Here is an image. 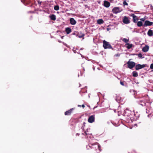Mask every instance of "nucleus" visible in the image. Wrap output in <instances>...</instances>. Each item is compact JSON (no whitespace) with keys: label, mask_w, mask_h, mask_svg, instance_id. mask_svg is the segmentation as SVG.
I'll return each mask as SVG.
<instances>
[{"label":"nucleus","mask_w":153,"mask_h":153,"mask_svg":"<svg viewBox=\"0 0 153 153\" xmlns=\"http://www.w3.org/2000/svg\"><path fill=\"white\" fill-rule=\"evenodd\" d=\"M88 146L91 149H95L94 153H100L99 152L102 150L101 146L98 143H90Z\"/></svg>","instance_id":"nucleus-1"},{"label":"nucleus","mask_w":153,"mask_h":153,"mask_svg":"<svg viewBox=\"0 0 153 153\" xmlns=\"http://www.w3.org/2000/svg\"><path fill=\"white\" fill-rule=\"evenodd\" d=\"M148 98L147 97H144L140 99L139 101L140 104L143 106H146V103L148 102L147 101Z\"/></svg>","instance_id":"nucleus-2"},{"label":"nucleus","mask_w":153,"mask_h":153,"mask_svg":"<svg viewBox=\"0 0 153 153\" xmlns=\"http://www.w3.org/2000/svg\"><path fill=\"white\" fill-rule=\"evenodd\" d=\"M103 46L104 49H111L112 47L109 43L105 40H103Z\"/></svg>","instance_id":"nucleus-3"},{"label":"nucleus","mask_w":153,"mask_h":153,"mask_svg":"<svg viewBox=\"0 0 153 153\" xmlns=\"http://www.w3.org/2000/svg\"><path fill=\"white\" fill-rule=\"evenodd\" d=\"M123 11L122 9L118 7H114L112 10V12L114 14H117L120 13Z\"/></svg>","instance_id":"nucleus-4"},{"label":"nucleus","mask_w":153,"mask_h":153,"mask_svg":"<svg viewBox=\"0 0 153 153\" xmlns=\"http://www.w3.org/2000/svg\"><path fill=\"white\" fill-rule=\"evenodd\" d=\"M128 67L130 69H132L135 65V63L133 62L129 61L127 62Z\"/></svg>","instance_id":"nucleus-5"},{"label":"nucleus","mask_w":153,"mask_h":153,"mask_svg":"<svg viewBox=\"0 0 153 153\" xmlns=\"http://www.w3.org/2000/svg\"><path fill=\"white\" fill-rule=\"evenodd\" d=\"M95 119V115H93L90 116L88 119V122L91 123H92L94 122Z\"/></svg>","instance_id":"nucleus-6"},{"label":"nucleus","mask_w":153,"mask_h":153,"mask_svg":"<svg viewBox=\"0 0 153 153\" xmlns=\"http://www.w3.org/2000/svg\"><path fill=\"white\" fill-rule=\"evenodd\" d=\"M146 67V65L138 64L135 66V69L136 70H138Z\"/></svg>","instance_id":"nucleus-7"},{"label":"nucleus","mask_w":153,"mask_h":153,"mask_svg":"<svg viewBox=\"0 0 153 153\" xmlns=\"http://www.w3.org/2000/svg\"><path fill=\"white\" fill-rule=\"evenodd\" d=\"M123 22L124 24H128L130 23V20L128 17L125 16L123 17Z\"/></svg>","instance_id":"nucleus-8"},{"label":"nucleus","mask_w":153,"mask_h":153,"mask_svg":"<svg viewBox=\"0 0 153 153\" xmlns=\"http://www.w3.org/2000/svg\"><path fill=\"white\" fill-rule=\"evenodd\" d=\"M153 22H151L149 21L146 20L145 21L144 26L145 27L147 26H151L153 24Z\"/></svg>","instance_id":"nucleus-9"},{"label":"nucleus","mask_w":153,"mask_h":153,"mask_svg":"<svg viewBox=\"0 0 153 153\" xmlns=\"http://www.w3.org/2000/svg\"><path fill=\"white\" fill-rule=\"evenodd\" d=\"M131 16L133 17V21L134 23H136L138 20V19L137 16H135L134 14H132Z\"/></svg>","instance_id":"nucleus-10"},{"label":"nucleus","mask_w":153,"mask_h":153,"mask_svg":"<svg viewBox=\"0 0 153 153\" xmlns=\"http://www.w3.org/2000/svg\"><path fill=\"white\" fill-rule=\"evenodd\" d=\"M149 49V47L148 45H146L142 49V51L144 52H147Z\"/></svg>","instance_id":"nucleus-11"},{"label":"nucleus","mask_w":153,"mask_h":153,"mask_svg":"<svg viewBox=\"0 0 153 153\" xmlns=\"http://www.w3.org/2000/svg\"><path fill=\"white\" fill-rule=\"evenodd\" d=\"M70 23L72 25H75L76 23V21L73 18H71L70 19Z\"/></svg>","instance_id":"nucleus-12"},{"label":"nucleus","mask_w":153,"mask_h":153,"mask_svg":"<svg viewBox=\"0 0 153 153\" xmlns=\"http://www.w3.org/2000/svg\"><path fill=\"white\" fill-rule=\"evenodd\" d=\"M110 5V3L108 1H105L104 2V6L106 7H109Z\"/></svg>","instance_id":"nucleus-13"},{"label":"nucleus","mask_w":153,"mask_h":153,"mask_svg":"<svg viewBox=\"0 0 153 153\" xmlns=\"http://www.w3.org/2000/svg\"><path fill=\"white\" fill-rule=\"evenodd\" d=\"M72 110H73V109H71L69 110L68 111H66L65 113V115H70L72 112Z\"/></svg>","instance_id":"nucleus-14"},{"label":"nucleus","mask_w":153,"mask_h":153,"mask_svg":"<svg viewBox=\"0 0 153 153\" xmlns=\"http://www.w3.org/2000/svg\"><path fill=\"white\" fill-rule=\"evenodd\" d=\"M65 31L67 34H69L71 32V29L69 27H67L65 28Z\"/></svg>","instance_id":"nucleus-15"},{"label":"nucleus","mask_w":153,"mask_h":153,"mask_svg":"<svg viewBox=\"0 0 153 153\" xmlns=\"http://www.w3.org/2000/svg\"><path fill=\"white\" fill-rule=\"evenodd\" d=\"M125 46L128 49H129L132 48V44H129V43H127L125 45Z\"/></svg>","instance_id":"nucleus-16"},{"label":"nucleus","mask_w":153,"mask_h":153,"mask_svg":"<svg viewBox=\"0 0 153 153\" xmlns=\"http://www.w3.org/2000/svg\"><path fill=\"white\" fill-rule=\"evenodd\" d=\"M147 34L149 36H152L153 35V33L152 30H149L148 31Z\"/></svg>","instance_id":"nucleus-17"},{"label":"nucleus","mask_w":153,"mask_h":153,"mask_svg":"<svg viewBox=\"0 0 153 153\" xmlns=\"http://www.w3.org/2000/svg\"><path fill=\"white\" fill-rule=\"evenodd\" d=\"M97 24H103L104 23V21L102 19H99L97 20Z\"/></svg>","instance_id":"nucleus-18"},{"label":"nucleus","mask_w":153,"mask_h":153,"mask_svg":"<svg viewBox=\"0 0 153 153\" xmlns=\"http://www.w3.org/2000/svg\"><path fill=\"white\" fill-rule=\"evenodd\" d=\"M132 75L134 77H137L138 76L137 72L136 71H134L132 72Z\"/></svg>","instance_id":"nucleus-19"},{"label":"nucleus","mask_w":153,"mask_h":153,"mask_svg":"<svg viewBox=\"0 0 153 153\" xmlns=\"http://www.w3.org/2000/svg\"><path fill=\"white\" fill-rule=\"evenodd\" d=\"M51 19L53 20H55L56 19V17L55 16L54 14H52L50 16V17Z\"/></svg>","instance_id":"nucleus-20"},{"label":"nucleus","mask_w":153,"mask_h":153,"mask_svg":"<svg viewBox=\"0 0 153 153\" xmlns=\"http://www.w3.org/2000/svg\"><path fill=\"white\" fill-rule=\"evenodd\" d=\"M137 25L138 27H141L142 26V22L141 21H139L137 23Z\"/></svg>","instance_id":"nucleus-21"},{"label":"nucleus","mask_w":153,"mask_h":153,"mask_svg":"<svg viewBox=\"0 0 153 153\" xmlns=\"http://www.w3.org/2000/svg\"><path fill=\"white\" fill-rule=\"evenodd\" d=\"M123 41L125 43H127L129 42V39H127L126 38H124L123 39Z\"/></svg>","instance_id":"nucleus-22"},{"label":"nucleus","mask_w":153,"mask_h":153,"mask_svg":"<svg viewBox=\"0 0 153 153\" xmlns=\"http://www.w3.org/2000/svg\"><path fill=\"white\" fill-rule=\"evenodd\" d=\"M59 7L58 5H56L54 7V9L56 10H59Z\"/></svg>","instance_id":"nucleus-23"},{"label":"nucleus","mask_w":153,"mask_h":153,"mask_svg":"<svg viewBox=\"0 0 153 153\" xmlns=\"http://www.w3.org/2000/svg\"><path fill=\"white\" fill-rule=\"evenodd\" d=\"M123 5L124 6H125V5H126V6L128 5V4L126 2V1H124L123 2Z\"/></svg>","instance_id":"nucleus-24"},{"label":"nucleus","mask_w":153,"mask_h":153,"mask_svg":"<svg viewBox=\"0 0 153 153\" xmlns=\"http://www.w3.org/2000/svg\"><path fill=\"white\" fill-rule=\"evenodd\" d=\"M85 36L84 34H82L81 35H80L79 34L78 35V36L79 38H81L84 36Z\"/></svg>","instance_id":"nucleus-25"},{"label":"nucleus","mask_w":153,"mask_h":153,"mask_svg":"<svg viewBox=\"0 0 153 153\" xmlns=\"http://www.w3.org/2000/svg\"><path fill=\"white\" fill-rule=\"evenodd\" d=\"M148 116L150 118H152L153 117V115L151 114H149L148 115Z\"/></svg>","instance_id":"nucleus-26"},{"label":"nucleus","mask_w":153,"mask_h":153,"mask_svg":"<svg viewBox=\"0 0 153 153\" xmlns=\"http://www.w3.org/2000/svg\"><path fill=\"white\" fill-rule=\"evenodd\" d=\"M88 129H87V131H85V134L87 135H88V134H91L90 133H89L88 132Z\"/></svg>","instance_id":"nucleus-27"},{"label":"nucleus","mask_w":153,"mask_h":153,"mask_svg":"<svg viewBox=\"0 0 153 153\" xmlns=\"http://www.w3.org/2000/svg\"><path fill=\"white\" fill-rule=\"evenodd\" d=\"M138 56L140 58H142V55L141 53H140L138 54Z\"/></svg>","instance_id":"nucleus-28"},{"label":"nucleus","mask_w":153,"mask_h":153,"mask_svg":"<svg viewBox=\"0 0 153 153\" xmlns=\"http://www.w3.org/2000/svg\"><path fill=\"white\" fill-rule=\"evenodd\" d=\"M150 68L151 69H153V63L150 66Z\"/></svg>","instance_id":"nucleus-29"},{"label":"nucleus","mask_w":153,"mask_h":153,"mask_svg":"<svg viewBox=\"0 0 153 153\" xmlns=\"http://www.w3.org/2000/svg\"><path fill=\"white\" fill-rule=\"evenodd\" d=\"M124 82H122V81H120V84L122 85L123 86H124Z\"/></svg>","instance_id":"nucleus-30"},{"label":"nucleus","mask_w":153,"mask_h":153,"mask_svg":"<svg viewBox=\"0 0 153 153\" xmlns=\"http://www.w3.org/2000/svg\"><path fill=\"white\" fill-rule=\"evenodd\" d=\"M140 19L143 21H144L145 20V19L144 18Z\"/></svg>","instance_id":"nucleus-31"},{"label":"nucleus","mask_w":153,"mask_h":153,"mask_svg":"<svg viewBox=\"0 0 153 153\" xmlns=\"http://www.w3.org/2000/svg\"><path fill=\"white\" fill-rule=\"evenodd\" d=\"M81 106L83 108H84L85 107V106L84 105H82Z\"/></svg>","instance_id":"nucleus-32"},{"label":"nucleus","mask_w":153,"mask_h":153,"mask_svg":"<svg viewBox=\"0 0 153 153\" xmlns=\"http://www.w3.org/2000/svg\"><path fill=\"white\" fill-rule=\"evenodd\" d=\"M128 111V109H126V111H126H126Z\"/></svg>","instance_id":"nucleus-33"},{"label":"nucleus","mask_w":153,"mask_h":153,"mask_svg":"<svg viewBox=\"0 0 153 153\" xmlns=\"http://www.w3.org/2000/svg\"><path fill=\"white\" fill-rule=\"evenodd\" d=\"M81 106H82V105H78V107H81Z\"/></svg>","instance_id":"nucleus-34"},{"label":"nucleus","mask_w":153,"mask_h":153,"mask_svg":"<svg viewBox=\"0 0 153 153\" xmlns=\"http://www.w3.org/2000/svg\"><path fill=\"white\" fill-rule=\"evenodd\" d=\"M21 1L22 2V0H21Z\"/></svg>","instance_id":"nucleus-35"}]
</instances>
